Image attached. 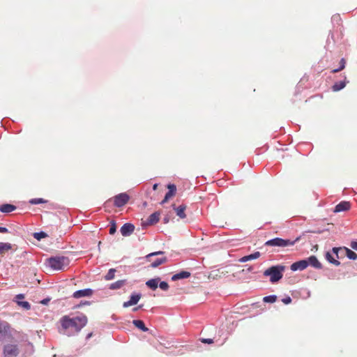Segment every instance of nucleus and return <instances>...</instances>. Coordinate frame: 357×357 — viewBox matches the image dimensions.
<instances>
[{
    "label": "nucleus",
    "mask_w": 357,
    "mask_h": 357,
    "mask_svg": "<svg viewBox=\"0 0 357 357\" xmlns=\"http://www.w3.org/2000/svg\"><path fill=\"white\" fill-rule=\"evenodd\" d=\"M87 322V317L83 314L73 317L65 315L60 319V324L63 333L68 334L79 333L86 325Z\"/></svg>",
    "instance_id": "nucleus-1"
},
{
    "label": "nucleus",
    "mask_w": 357,
    "mask_h": 357,
    "mask_svg": "<svg viewBox=\"0 0 357 357\" xmlns=\"http://www.w3.org/2000/svg\"><path fill=\"white\" fill-rule=\"evenodd\" d=\"M47 265L55 271H63L70 264V259L67 257L56 256L47 259Z\"/></svg>",
    "instance_id": "nucleus-2"
},
{
    "label": "nucleus",
    "mask_w": 357,
    "mask_h": 357,
    "mask_svg": "<svg viewBox=\"0 0 357 357\" xmlns=\"http://www.w3.org/2000/svg\"><path fill=\"white\" fill-rule=\"evenodd\" d=\"M285 266L282 265L273 266L264 272V276L270 277V282L275 283L282 279Z\"/></svg>",
    "instance_id": "nucleus-3"
},
{
    "label": "nucleus",
    "mask_w": 357,
    "mask_h": 357,
    "mask_svg": "<svg viewBox=\"0 0 357 357\" xmlns=\"http://www.w3.org/2000/svg\"><path fill=\"white\" fill-rule=\"evenodd\" d=\"M299 240H300V237H297L294 241H291L289 239H282L280 238H275L267 241L265 243V245L284 248V247L294 245Z\"/></svg>",
    "instance_id": "nucleus-4"
},
{
    "label": "nucleus",
    "mask_w": 357,
    "mask_h": 357,
    "mask_svg": "<svg viewBox=\"0 0 357 357\" xmlns=\"http://www.w3.org/2000/svg\"><path fill=\"white\" fill-rule=\"evenodd\" d=\"M162 254H164V252L158 251V252H155L150 253V254H149V255H147L146 256V258L147 261L151 262V266L152 268H156V267L159 266L160 265H161V264H164V263H165L167 261V258L166 257L158 258V259H156L154 261H152V259H151L152 257L155 256V255H162Z\"/></svg>",
    "instance_id": "nucleus-5"
},
{
    "label": "nucleus",
    "mask_w": 357,
    "mask_h": 357,
    "mask_svg": "<svg viewBox=\"0 0 357 357\" xmlns=\"http://www.w3.org/2000/svg\"><path fill=\"white\" fill-rule=\"evenodd\" d=\"M113 199L114 205L116 207H121L128 202L130 196L127 193L123 192L114 196Z\"/></svg>",
    "instance_id": "nucleus-6"
},
{
    "label": "nucleus",
    "mask_w": 357,
    "mask_h": 357,
    "mask_svg": "<svg viewBox=\"0 0 357 357\" xmlns=\"http://www.w3.org/2000/svg\"><path fill=\"white\" fill-rule=\"evenodd\" d=\"M3 353L6 357H16L19 354L17 345L8 344L3 348Z\"/></svg>",
    "instance_id": "nucleus-7"
},
{
    "label": "nucleus",
    "mask_w": 357,
    "mask_h": 357,
    "mask_svg": "<svg viewBox=\"0 0 357 357\" xmlns=\"http://www.w3.org/2000/svg\"><path fill=\"white\" fill-rule=\"evenodd\" d=\"M309 266V261H307L306 259L300 260L296 262L293 263L291 265V269L293 271H303L305 269Z\"/></svg>",
    "instance_id": "nucleus-8"
},
{
    "label": "nucleus",
    "mask_w": 357,
    "mask_h": 357,
    "mask_svg": "<svg viewBox=\"0 0 357 357\" xmlns=\"http://www.w3.org/2000/svg\"><path fill=\"white\" fill-rule=\"evenodd\" d=\"M160 213L155 212L149 215L146 222H143V225H153L159 222Z\"/></svg>",
    "instance_id": "nucleus-9"
},
{
    "label": "nucleus",
    "mask_w": 357,
    "mask_h": 357,
    "mask_svg": "<svg viewBox=\"0 0 357 357\" xmlns=\"http://www.w3.org/2000/svg\"><path fill=\"white\" fill-rule=\"evenodd\" d=\"M228 273H229L228 271L224 270L222 268H219V269L212 271L210 273L208 278H212L213 280H217V279L222 278L223 276L227 275Z\"/></svg>",
    "instance_id": "nucleus-10"
},
{
    "label": "nucleus",
    "mask_w": 357,
    "mask_h": 357,
    "mask_svg": "<svg viewBox=\"0 0 357 357\" xmlns=\"http://www.w3.org/2000/svg\"><path fill=\"white\" fill-rule=\"evenodd\" d=\"M167 188L169 191L166 193L164 199L162 201L161 204H164L169 199H171L172 197H174L176 195V187L174 184H169L167 185Z\"/></svg>",
    "instance_id": "nucleus-11"
},
{
    "label": "nucleus",
    "mask_w": 357,
    "mask_h": 357,
    "mask_svg": "<svg viewBox=\"0 0 357 357\" xmlns=\"http://www.w3.org/2000/svg\"><path fill=\"white\" fill-rule=\"evenodd\" d=\"M135 230V226L131 223H126L121 227V233L123 236H130Z\"/></svg>",
    "instance_id": "nucleus-12"
},
{
    "label": "nucleus",
    "mask_w": 357,
    "mask_h": 357,
    "mask_svg": "<svg viewBox=\"0 0 357 357\" xmlns=\"http://www.w3.org/2000/svg\"><path fill=\"white\" fill-rule=\"evenodd\" d=\"M141 298V294H132L130 300L127 302H124L123 304V306L124 307H128L132 305H134L138 303L139 299Z\"/></svg>",
    "instance_id": "nucleus-13"
},
{
    "label": "nucleus",
    "mask_w": 357,
    "mask_h": 357,
    "mask_svg": "<svg viewBox=\"0 0 357 357\" xmlns=\"http://www.w3.org/2000/svg\"><path fill=\"white\" fill-rule=\"evenodd\" d=\"M351 204L349 202L342 201L340 202L335 208L334 212L339 213L349 210Z\"/></svg>",
    "instance_id": "nucleus-14"
},
{
    "label": "nucleus",
    "mask_w": 357,
    "mask_h": 357,
    "mask_svg": "<svg viewBox=\"0 0 357 357\" xmlns=\"http://www.w3.org/2000/svg\"><path fill=\"white\" fill-rule=\"evenodd\" d=\"M92 293L93 291L91 289H85L75 291L73 296L75 298H79L82 297L90 296L92 295Z\"/></svg>",
    "instance_id": "nucleus-15"
},
{
    "label": "nucleus",
    "mask_w": 357,
    "mask_h": 357,
    "mask_svg": "<svg viewBox=\"0 0 357 357\" xmlns=\"http://www.w3.org/2000/svg\"><path fill=\"white\" fill-rule=\"evenodd\" d=\"M174 211H176V215L180 218H185L186 217V215L185 213V211L186 209V206L185 204H181L178 206V207H176L174 204L172 205Z\"/></svg>",
    "instance_id": "nucleus-16"
},
{
    "label": "nucleus",
    "mask_w": 357,
    "mask_h": 357,
    "mask_svg": "<svg viewBox=\"0 0 357 357\" xmlns=\"http://www.w3.org/2000/svg\"><path fill=\"white\" fill-rule=\"evenodd\" d=\"M260 256H261V253L257 251L251 255L244 256V257L240 258L238 259V261L241 262V263H244V262L248 261L250 260L257 259Z\"/></svg>",
    "instance_id": "nucleus-17"
},
{
    "label": "nucleus",
    "mask_w": 357,
    "mask_h": 357,
    "mask_svg": "<svg viewBox=\"0 0 357 357\" xmlns=\"http://www.w3.org/2000/svg\"><path fill=\"white\" fill-rule=\"evenodd\" d=\"M15 209L16 206L10 204H4L0 206V211L3 213H9Z\"/></svg>",
    "instance_id": "nucleus-18"
},
{
    "label": "nucleus",
    "mask_w": 357,
    "mask_h": 357,
    "mask_svg": "<svg viewBox=\"0 0 357 357\" xmlns=\"http://www.w3.org/2000/svg\"><path fill=\"white\" fill-rule=\"evenodd\" d=\"M190 276V273L188 272V271H181L180 273H176L175 275H174L172 277V280L173 281H176L177 280H180V279H185V278H188Z\"/></svg>",
    "instance_id": "nucleus-19"
},
{
    "label": "nucleus",
    "mask_w": 357,
    "mask_h": 357,
    "mask_svg": "<svg viewBox=\"0 0 357 357\" xmlns=\"http://www.w3.org/2000/svg\"><path fill=\"white\" fill-rule=\"evenodd\" d=\"M306 260L307 261H309V265H310L316 268H321V264L319 261V260L317 259V258L315 256H310Z\"/></svg>",
    "instance_id": "nucleus-20"
},
{
    "label": "nucleus",
    "mask_w": 357,
    "mask_h": 357,
    "mask_svg": "<svg viewBox=\"0 0 357 357\" xmlns=\"http://www.w3.org/2000/svg\"><path fill=\"white\" fill-rule=\"evenodd\" d=\"M12 249V245L9 243H0V255H3L6 252Z\"/></svg>",
    "instance_id": "nucleus-21"
},
{
    "label": "nucleus",
    "mask_w": 357,
    "mask_h": 357,
    "mask_svg": "<svg viewBox=\"0 0 357 357\" xmlns=\"http://www.w3.org/2000/svg\"><path fill=\"white\" fill-rule=\"evenodd\" d=\"M132 324L135 327L138 328L139 329L142 330L144 332H146L149 331V328L146 327L144 321L142 320H133Z\"/></svg>",
    "instance_id": "nucleus-22"
},
{
    "label": "nucleus",
    "mask_w": 357,
    "mask_h": 357,
    "mask_svg": "<svg viewBox=\"0 0 357 357\" xmlns=\"http://www.w3.org/2000/svg\"><path fill=\"white\" fill-rule=\"evenodd\" d=\"M160 281V278H154V279H151L149 280H148L146 282V284L149 287L151 288V289L153 290H155L157 289L158 286V282Z\"/></svg>",
    "instance_id": "nucleus-23"
},
{
    "label": "nucleus",
    "mask_w": 357,
    "mask_h": 357,
    "mask_svg": "<svg viewBox=\"0 0 357 357\" xmlns=\"http://www.w3.org/2000/svg\"><path fill=\"white\" fill-rule=\"evenodd\" d=\"M126 280H118L112 284H110L109 289H119L121 288L125 284Z\"/></svg>",
    "instance_id": "nucleus-24"
},
{
    "label": "nucleus",
    "mask_w": 357,
    "mask_h": 357,
    "mask_svg": "<svg viewBox=\"0 0 357 357\" xmlns=\"http://www.w3.org/2000/svg\"><path fill=\"white\" fill-rule=\"evenodd\" d=\"M346 86L344 82H338L333 84L332 89L333 91H338L342 89H344Z\"/></svg>",
    "instance_id": "nucleus-25"
},
{
    "label": "nucleus",
    "mask_w": 357,
    "mask_h": 357,
    "mask_svg": "<svg viewBox=\"0 0 357 357\" xmlns=\"http://www.w3.org/2000/svg\"><path fill=\"white\" fill-rule=\"evenodd\" d=\"M345 251H346V255L349 259H353V260H355L357 259V254L355 252H354L351 250L347 248H345Z\"/></svg>",
    "instance_id": "nucleus-26"
},
{
    "label": "nucleus",
    "mask_w": 357,
    "mask_h": 357,
    "mask_svg": "<svg viewBox=\"0 0 357 357\" xmlns=\"http://www.w3.org/2000/svg\"><path fill=\"white\" fill-rule=\"evenodd\" d=\"M326 259H327L330 263L333 264H335V265H336V266H338V265H340V261H337V260H336V259H335L333 257L332 255H331L330 252H326Z\"/></svg>",
    "instance_id": "nucleus-27"
},
{
    "label": "nucleus",
    "mask_w": 357,
    "mask_h": 357,
    "mask_svg": "<svg viewBox=\"0 0 357 357\" xmlns=\"http://www.w3.org/2000/svg\"><path fill=\"white\" fill-rule=\"evenodd\" d=\"M116 272V269L114 268H110L108 271V273L105 275V279L106 280H110L114 278V274Z\"/></svg>",
    "instance_id": "nucleus-28"
},
{
    "label": "nucleus",
    "mask_w": 357,
    "mask_h": 357,
    "mask_svg": "<svg viewBox=\"0 0 357 357\" xmlns=\"http://www.w3.org/2000/svg\"><path fill=\"white\" fill-rule=\"evenodd\" d=\"M17 304L25 310L31 309V305L27 301H17Z\"/></svg>",
    "instance_id": "nucleus-29"
},
{
    "label": "nucleus",
    "mask_w": 357,
    "mask_h": 357,
    "mask_svg": "<svg viewBox=\"0 0 357 357\" xmlns=\"http://www.w3.org/2000/svg\"><path fill=\"white\" fill-rule=\"evenodd\" d=\"M345 64H346V61L344 59H342L340 60V67L337 69H334L332 70V73H338L340 71H341L342 70H343L344 68H345Z\"/></svg>",
    "instance_id": "nucleus-30"
},
{
    "label": "nucleus",
    "mask_w": 357,
    "mask_h": 357,
    "mask_svg": "<svg viewBox=\"0 0 357 357\" xmlns=\"http://www.w3.org/2000/svg\"><path fill=\"white\" fill-rule=\"evenodd\" d=\"M276 300H277V296L275 295L265 296L263 298V301L265 303H275L276 301Z\"/></svg>",
    "instance_id": "nucleus-31"
},
{
    "label": "nucleus",
    "mask_w": 357,
    "mask_h": 357,
    "mask_svg": "<svg viewBox=\"0 0 357 357\" xmlns=\"http://www.w3.org/2000/svg\"><path fill=\"white\" fill-rule=\"evenodd\" d=\"M47 236V234L43 231L36 232L33 234V237L38 241L41 240L42 238H45Z\"/></svg>",
    "instance_id": "nucleus-32"
},
{
    "label": "nucleus",
    "mask_w": 357,
    "mask_h": 357,
    "mask_svg": "<svg viewBox=\"0 0 357 357\" xmlns=\"http://www.w3.org/2000/svg\"><path fill=\"white\" fill-rule=\"evenodd\" d=\"M46 202H47V201L43 199V198L31 199L29 201V203L31 204H43V203H46Z\"/></svg>",
    "instance_id": "nucleus-33"
},
{
    "label": "nucleus",
    "mask_w": 357,
    "mask_h": 357,
    "mask_svg": "<svg viewBox=\"0 0 357 357\" xmlns=\"http://www.w3.org/2000/svg\"><path fill=\"white\" fill-rule=\"evenodd\" d=\"M159 287L161 289L167 291L169 288V284L166 282H161L159 284Z\"/></svg>",
    "instance_id": "nucleus-34"
},
{
    "label": "nucleus",
    "mask_w": 357,
    "mask_h": 357,
    "mask_svg": "<svg viewBox=\"0 0 357 357\" xmlns=\"http://www.w3.org/2000/svg\"><path fill=\"white\" fill-rule=\"evenodd\" d=\"M116 224L114 222H112L110 226V228H109V234L112 235L116 232Z\"/></svg>",
    "instance_id": "nucleus-35"
},
{
    "label": "nucleus",
    "mask_w": 357,
    "mask_h": 357,
    "mask_svg": "<svg viewBox=\"0 0 357 357\" xmlns=\"http://www.w3.org/2000/svg\"><path fill=\"white\" fill-rule=\"evenodd\" d=\"M201 342L202 343H205V344H212V343H213V339H210V338H203V339L201 340Z\"/></svg>",
    "instance_id": "nucleus-36"
},
{
    "label": "nucleus",
    "mask_w": 357,
    "mask_h": 357,
    "mask_svg": "<svg viewBox=\"0 0 357 357\" xmlns=\"http://www.w3.org/2000/svg\"><path fill=\"white\" fill-rule=\"evenodd\" d=\"M23 298H24V295L22 294H20L15 296L13 301L17 303V301H20L21 299Z\"/></svg>",
    "instance_id": "nucleus-37"
},
{
    "label": "nucleus",
    "mask_w": 357,
    "mask_h": 357,
    "mask_svg": "<svg viewBox=\"0 0 357 357\" xmlns=\"http://www.w3.org/2000/svg\"><path fill=\"white\" fill-rule=\"evenodd\" d=\"M282 303L286 305H288L291 303V298L289 296H287L282 300Z\"/></svg>",
    "instance_id": "nucleus-38"
},
{
    "label": "nucleus",
    "mask_w": 357,
    "mask_h": 357,
    "mask_svg": "<svg viewBox=\"0 0 357 357\" xmlns=\"http://www.w3.org/2000/svg\"><path fill=\"white\" fill-rule=\"evenodd\" d=\"M350 246L352 249L357 251V241H351Z\"/></svg>",
    "instance_id": "nucleus-39"
},
{
    "label": "nucleus",
    "mask_w": 357,
    "mask_h": 357,
    "mask_svg": "<svg viewBox=\"0 0 357 357\" xmlns=\"http://www.w3.org/2000/svg\"><path fill=\"white\" fill-rule=\"evenodd\" d=\"M8 232V229L6 227H0V233H6Z\"/></svg>",
    "instance_id": "nucleus-40"
},
{
    "label": "nucleus",
    "mask_w": 357,
    "mask_h": 357,
    "mask_svg": "<svg viewBox=\"0 0 357 357\" xmlns=\"http://www.w3.org/2000/svg\"><path fill=\"white\" fill-rule=\"evenodd\" d=\"M50 301V298L43 299L40 303L43 305H47Z\"/></svg>",
    "instance_id": "nucleus-41"
},
{
    "label": "nucleus",
    "mask_w": 357,
    "mask_h": 357,
    "mask_svg": "<svg viewBox=\"0 0 357 357\" xmlns=\"http://www.w3.org/2000/svg\"><path fill=\"white\" fill-rule=\"evenodd\" d=\"M339 249L337 248H333V252L335 253V254H337V252H338Z\"/></svg>",
    "instance_id": "nucleus-42"
},
{
    "label": "nucleus",
    "mask_w": 357,
    "mask_h": 357,
    "mask_svg": "<svg viewBox=\"0 0 357 357\" xmlns=\"http://www.w3.org/2000/svg\"><path fill=\"white\" fill-rule=\"evenodd\" d=\"M157 188H158V184H157V183H155V184H154V185H153V189L154 190H157Z\"/></svg>",
    "instance_id": "nucleus-43"
},
{
    "label": "nucleus",
    "mask_w": 357,
    "mask_h": 357,
    "mask_svg": "<svg viewBox=\"0 0 357 357\" xmlns=\"http://www.w3.org/2000/svg\"><path fill=\"white\" fill-rule=\"evenodd\" d=\"M91 336H92V333H89V334H88V335H87L86 338H87V339H89V338H90Z\"/></svg>",
    "instance_id": "nucleus-44"
},
{
    "label": "nucleus",
    "mask_w": 357,
    "mask_h": 357,
    "mask_svg": "<svg viewBox=\"0 0 357 357\" xmlns=\"http://www.w3.org/2000/svg\"><path fill=\"white\" fill-rule=\"evenodd\" d=\"M252 267H250V268H248V271H252Z\"/></svg>",
    "instance_id": "nucleus-45"
}]
</instances>
